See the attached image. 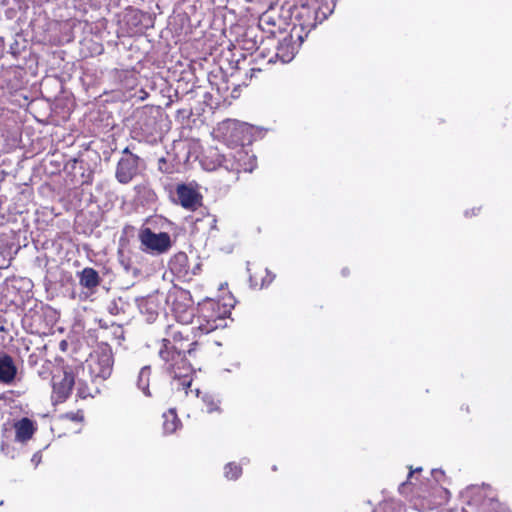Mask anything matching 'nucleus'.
I'll list each match as a JSON object with an SVG mask.
<instances>
[{
    "instance_id": "obj_1",
    "label": "nucleus",
    "mask_w": 512,
    "mask_h": 512,
    "mask_svg": "<svg viewBox=\"0 0 512 512\" xmlns=\"http://www.w3.org/2000/svg\"><path fill=\"white\" fill-rule=\"evenodd\" d=\"M168 337L162 340L159 357L165 362L167 371L179 385L187 390L192 383V366L185 359V353L192 355L197 341H191L192 331L188 327L170 326Z\"/></svg>"
},
{
    "instance_id": "obj_2",
    "label": "nucleus",
    "mask_w": 512,
    "mask_h": 512,
    "mask_svg": "<svg viewBox=\"0 0 512 512\" xmlns=\"http://www.w3.org/2000/svg\"><path fill=\"white\" fill-rule=\"evenodd\" d=\"M113 353L110 347H103L90 356L87 367L93 382H102L109 378L113 370Z\"/></svg>"
},
{
    "instance_id": "obj_3",
    "label": "nucleus",
    "mask_w": 512,
    "mask_h": 512,
    "mask_svg": "<svg viewBox=\"0 0 512 512\" xmlns=\"http://www.w3.org/2000/svg\"><path fill=\"white\" fill-rule=\"evenodd\" d=\"M142 250L153 254L166 253L172 246L171 237L166 232L155 233L150 228H143L139 232Z\"/></svg>"
},
{
    "instance_id": "obj_4",
    "label": "nucleus",
    "mask_w": 512,
    "mask_h": 512,
    "mask_svg": "<svg viewBox=\"0 0 512 512\" xmlns=\"http://www.w3.org/2000/svg\"><path fill=\"white\" fill-rule=\"evenodd\" d=\"M140 158L137 155L129 154L122 156L118 161L115 177L121 184H128L137 175Z\"/></svg>"
},
{
    "instance_id": "obj_5",
    "label": "nucleus",
    "mask_w": 512,
    "mask_h": 512,
    "mask_svg": "<svg viewBox=\"0 0 512 512\" xmlns=\"http://www.w3.org/2000/svg\"><path fill=\"white\" fill-rule=\"evenodd\" d=\"M74 383V375L68 370H63L62 373L53 375V397L59 402L65 401L69 397Z\"/></svg>"
},
{
    "instance_id": "obj_6",
    "label": "nucleus",
    "mask_w": 512,
    "mask_h": 512,
    "mask_svg": "<svg viewBox=\"0 0 512 512\" xmlns=\"http://www.w3.org/2000/svg\"><path fill=\"white\" fill-rule=\"evenodd\" d=\"M176 194L179 203L186 209H196L197 206L201 205V195L192 187L185 184L177 186Z\"/></svg>"
},
{
    "instance_id": "obj_7",
    "label": "nucleus",
    "mask_w": 512,
    "mask_h": 512,
    "mask_svg": "<svg viewBox=\"0 0 512 512\" xmlns=\"http://www.w3.org/2000/svg\"><path fill=\"white\" fill-rule=\"evenodd\" d=\"M17 366L13 358L7 353L0 354V383L11 385L17 376Z\"/></svg>"
},
{
    "instance_id": "obj_8",
    "label": "nucleus",
    "mask_w": 512,
    "mask_h": 512,
    "mask_svg": "<svg viewBox=\"0 0 512 512\" xmlns=\"http://www.w3.org/2000/svg\"><path fill=\"white\" fill-rule=\"evenodd\" d=\"M77 276L79 284L91 292H93L101 282L99 273L91 267L84 268L82 271L77 273Z\"/></svg>"
},
{
    "instance_id": "obj_9",
    "label": "nucleus",
    "mask_w": 512,
    "mask_h": 512,
    "mask_svg": "<svg viewBox=\"0 0 512 512\" xmlns=\"http://www.w3.org/2000/svg\"><path fill=\"white\" fill-rule=\"evenodd\" d=\"M15 440L18 442H26L32 438L35 427L29 418H22L14 424Z\"/></svg>"
},
{
    "instance_id": "obj_10",
    "label": "nucleus",
    "mask_w": 512,
    "mask_h": 512,
    "mask_svg": "<svg viewBox=\"0 0 512 512\" xmlns=\"http://www.w3.org/2000/svg\"><path fill=\"white\" fill-rule=\"evenodd\" d=\"M234 162L240 164L239 173L252 172L256 167V159L254 155H250L245 149L239 148L234 151Z\"/></svg>"
},
{
    "instance_id": "obj_11",
    "label": "nucleus",
    "mask_w": 512,
    "mask_h": 512,
    "mask_svg": "<svg viewBox=\"0 0 512 512\" xmlns=\"http://www.w3.org/2000/svg\"><path fill=\"white\" fill-rule=\"evenodd\" d=\"M151 377V367L144 366L139 371L137 377V387L144 393L145 396L150 397L151 393L149 391V382Z\"/></svg>"
},
{
    "instance_id": "obj_12",
    "label": "nucleus",
    "mask_w": 512,
    "mask_h": 512,
    "mask_svg": "<svg viewBox=\"0 0 512 512\" xmlns=\"http://www.w3.org/2000/svg\"><path fill=\"white\" fill-rule=\"evenodd\" d=\"M164 422L163 429L166 434H171L176 431L179 420L177 418L176 413L173 410H169L167 413L163 414Z\"/></svg>"
},
{
    "instance_id": "obj_13",
    "label": "nucleus",
    "mask_w": 512,
    "mask_h": 512,
    "mask_svg": "<svg viewBox=\"0 0 512 512\" xmlns=\"http://www.w3.org/2000/svg\"><path fill=\"white\" fill-rule=\"evenodd\" d=\"M219 166L227 171L235 172L237 174L239 173V167H241L240 164L234 162V151L221 155Z\"/></svg>"
},
{
    "instance_id": "obj_14",
    "label": "nucleus",
    "mask_w": 512,
    "mask_h": 512,
    "mask_svg": "<svg viewBox=\"0 0 512 512\" xmlns=\"http://www.w3.org/2000/svg\"><path fill=\"white\" fill-rule=\"evenodd\" d=\"M485 512H506V508L494 497H486L482 503Z\"/></svg>"
},
{
    "instance_id": "obj_15",
    "label": "nucleus",
    "mask_w": 512,
    "mask_h": 512,
    "mask_svg": "<svg viewBox=\"0 0 512 512\" xmlns=\"http://www.w3.org/2000/svg\"><path fill=\"white\" fill-rule=\"evenodd\" d=\"M203 402L206 406V410L208 413H213V412L220 413L221 412L220 400L218 398H216L215 396L205 394L203 396Z\"/></svg>"
},
{
    "instance_id": "obj_16",
    "label": "nucleus",
    "mask_w": 512,
    "mask_h": 512,
    "mask_svg": "<svg viewBox=\"0 0 512 512\" xmlns=\"http://www.w3.org/2000/svg\"><path fill=\"white\" fill-rule=\"evenodd\" d=\"M289 43H281L277 50V56L283 63H288L294 58L293 51H289Z\"/></svg>"
},
{
    "instance_id": "obj_17",
    "label": "nucleus",
    "mask_w": 512,
    "mask_h": 512,
    "mask_svg": "<svg viewBox=\"0 0 512 512\" xmlns=\"http://www.w3.org/2000/svg\"><path fill=\"white\" fill-rule=\"evenodd\" d=\"M224 470L225 477L231 480L237 479L242 473L241 466L236 465L235 463H228Z\"/></svg>"
},
{
    "instance_id": "obj_18",
    "label": "nucleus",
    "mask_w": 512,
    "mask_h": 512,
    "mask_svg": "<svg viewBox=\"0 0 512 512\" xmlns=\"http://www.w3.org/2000/svg\"><path fill=\"white\" fill-rule=\"evenodd\" d=\"M381 509L383 512H404V507L399 502L385 503Z\"/></svg>"
},
{
    "instance_id": "obj_19",
    "label": "nucleus",
    "mask_w": 512,
    "mask_h": 512,
    "mask_svg": "<svg viewBox=\"0 0 512 512\" xmlns=\"http://www.w3.org/2000/svg\"><path fill=\"white\" fill-rule=\"evenodd\" d=\"M119 261H120V264L123 266V268L129 272L130 269H131V265H130V261L128 259H125L124 258V255L122 253H120V256H119Z\"/></svg>"
},
{
    "instance_id": "obj_20",
    "label": "nucleus",
    "mask_w": 512,
    "mask_h": 512,
    "mask_svg": "<svg viewBox=\"0 0 512 512\" xmlns=\"http://www.w3.org/2000/svg\"><path fill=\"white\" fill-rule=\"evenodd\" d=\"M217 326L214 325V324H211V323H207V325L203 326V325H200L199 326V329H201L204 333H208L210 331H213L214 329H216Z\"/></svg>"
},
{
    "instance_id": "obj_21",
    "label": "nucleus",
    "mask_w": 512,
    "mask_h": 512,
    "mask_svg": "<svg viewBox=\"0 0 512 512\" xmlns=\"http://www.w3.org/2000/svg\"><path fill=\"white\" fill-rule=\"evenodd\" d=\"M175 261L184 265L187 262V255L185 253H179L175 256Z\"/></svg>"
},
{
    "instance_id": "obj_22",
    "label": "nucleus",
    "mask_w": 512,
    "mask_h": 512,
    "mask_svg": "<svg viewBox=\"0 0 512 512\" xmlns=\"http://www.w3.org/2000/svg\"><path fill=\"white\" fill-rule=\"evenodd\" d=\"M131 16H132L134 19H139V18L142 16V14H141L140 12H133V13L131 14Z\"/></svg>"
},
{
    "instance_id": "obj_23",
    "label": "nucleus",
    "mask_w": 512,
    "mask_h": 512,
    "mask_svg": "<svg viewBox=\"0 0 512 512\" xmlns=\"http://www.w3.org/2000/svg\"><path fill=\"white\" fill-rule=\"evenodd\" d=\"M122 154H123V156H127V155L132 154V153L130 152L129 148H128V147H126V148L122 151Z\"/></svg>"
},
{
    "instance_id": "obj_24",
    "label": "nucleus",
    "mask_w": 512,
    "mask_h": 512,
    "mask_svg": "<svg viewBox=\"0 0 512 512\" xmlns=\"http://www.w3.org/2000/svg\"><path fill=\"white\" fill-rule=\"evenodd\" d=\"M342 273H343V275H346L347 274L346 269H343Z\"/></svg>"
},
{
    "instance_id": "obj_25",
    "label": "nucleus",
    "mask_w": 512,
    "mask_h": 512,
    "mask_svg": "<svg viewBox=\"0 0 512 512\" xmlns=\"http://www.w3.org/2000/svg\"><path fill=\"white\" fill-rule=\"evenodd\" d=\"M265 19H266L265 16L261 17V21H265Z\"/></svg>"
},
{
    "instance_id": "obj_26",
    "label": "nucleus",
    "mask_w": 512,
    "mask_h": 512,
    "mask_svg": "<svg viewBox=\"0 0 512 512\" xmlns=\"http://www.w3.org/2000/svg\"><path fill=\"white\" fill-rule=\"evenodd\" d=\"M412 474H413V471L411 470V471L409 472V477H411V476H412Z\"/></svg>"
}]
</instances>
